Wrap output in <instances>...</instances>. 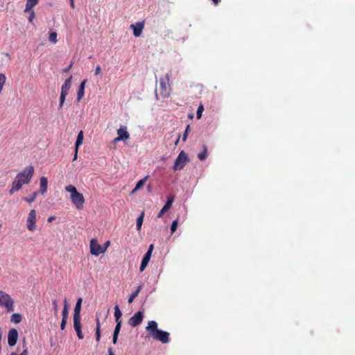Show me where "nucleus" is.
<instances>
[{
	"label": "nucleus",
	"mask_w": 355,
	"mask_h": 355,
	"mask_svg": "<svg viewBox=\"0 0 355 355\" xmlns=\"http://www.w3.org/2000/svg\"><path fill=\"white\" fill-rule=\"evenodd\" d=\"M33 174L34 167L33 166H28L19 173L12 183L11 189L9 190L10 194L12 195L15 191L20 190L24 184H28Z\"/></svg>",
	"instance_id": "f257e3e1"
},
{
	"label": "nucleus",
	"mask_w": 355,
	"mask_h": 355,
	"mask_svg": "<svg viewBox=\"0 0 355 355\" xmlns=\"http://www.w3.org/2000/svg\"><path fill=\"white\" fill-rule=\"evenodd\" d=\"M146 329L155 340H159L162 343H168L170 340L169 333L159 329L157 328V323L155 320L149 321Z\"/></svg>",
	"instance_id": "f03ea898"
},
{
	"label": "nucleus",
	"mask_w": 355,
	"mask_h": 355,
	"mask_svg": "<svg viewBox=\"0 0 355 355\" xmlns=\"http://www.w3.org/2000/svg\"><path fill=\"white\" fill-rule=\"evenodd\" d=\"M65 190L71 193V200L72 203L78 209H81L83 207L85 198L82 193H79L76 188L73 185H69L65 187Z\"/></svg>",
	"instance_id": "7ed1b4c3"
},
{
	"label": "nucleus",
	"mask_w": 355,
	"mask_h": 355,
	"mask_svg": "<svg viewBox=\"0 0 355 355\" xmlns=\"http://www.w3.org/2000/svg\"><path fill=\"white\" fill-rule=\"evenodd\" d=\"M0 306H4L8 312L14 310V301L6 292L0 291Z\"/></svg>",
	"instance_id": "20e7f679"
},
{
	"label": "nucleus",
	"mask_w": 355,
	"mask_h": 355,
	"mask_svg": "<svg viewBox=\"0 0 355 355\" xmlns=\"http://www.w3.org/2000/svg\"><path fill=\"white\" fill-rule=\"evenodd\" d=\"M169 78L170 75L167 73L165 78H161L159 80V94L163 98H167L170 95Z\"/></svg>",
	"instance_id": "39448f33"
},
{
	"label": "nucleus",
	"mask_w": 355,
	"mask_h": 355,
	"mask_svg": "<svg viewBox=\"0 0 355 355\" xmlns=\"http://www.w3.org/2000/svg\"><path fill=\"white\" fill-rule=\"evenodd\" d=\"M188 161V156L184 152V151H181L178 157L176 158L175 161V163H174V165H173V170L174 171H180V170H182L187 162Z\"/></svg>",
	"instance_id": "423d86ee"
},
{
	"label": "nucleus",
	"mask_w": 355,
	"mask_h": 355,
	"mask_svg": "<svg viewBox=\"0 0 355 355\" xmlns=\"http://www.w3.org/2000/svg\"><path fill=\"white\" fill-rule=\"evenodd\" d=\"M36 211L35 209L31 210L26 220L27 229L31 232H33L36 230Z\"/></svg>",
	"instance_id": "0eeeda50"
},
{
	"label": "nucleus",
	"mask_w": 355,
	"mask_h": 355,
	"mask_svg": "<svg viewBox=\"0 0 355 355\" xmlns=\"http://www.w3.org/2000/svg\"><path fill=\"white\" fill-rule=\"evenodd\" d=\"M105 249H103L101 245L98 244L96 239H92L90 241V252L92 255L96 257L105 252Z\"/></svg>",
	"instance_id": "6e6552de"
},
{
	"label": "nucleus",
	"mask_w": 355,
	"mask_h": 355,
	"mask_svg": "<svg viewBox=\"0 0 355 355\" xmlns=\"http://www.w3.org/2000/svg\"><path fill=\"white\" fill-rule=\"evenodd\" d=\"M144 319V313L142 311H137L128 320V323L132 327L139 325Z\"/></svg>",
	"instance_id": "1a4fd4ad"
},
{
	"label": "nucleus",
	"mask_w": 355,
	"mask_h": 355,
	"mask_svg": "<svg viewBox=\"0 0 355 355\" xmlns=\"http://www.w3.org/2000/svg\"><path fill=\"white\" fill-rule=\"evenodd\" d=\"M18 339V332L16 329H11L8 331V343L10 346L12 347L16 345Z\"/></svg>",
	"instance_id": "9d476101"
},
{
	"label": "nucleus",
	"mask_w": 355,
	"mask_h": 355,
	"mask_svg": "<svg viewBox=\"0 0 355 355\" xmlns=\"http://www.w3.org/2000/svg\"><path fill=\"white\" fill-rule=\"evenodd\" d=\"M144 28V23L143 21L137 22L135 24L130 25V28L133 30V35L135 37H139Z\"/></svg>",
	"instance_id": "9b49d317"
},
{
	"label": "nucleus",
	"mask_w": 355,
	"mask_h": 355,
	"mask_svg": "<svg viewBox=\"0 0 355 355\" xmlns=\"http://www.w3.org/2000/svg\"><path fill=\"white\" fill-rule=\"evenodd\" d=\"M174 201V197L173 196H169L167 198V200L164 206L162 208L160 211L157 214L158 218H161L168 210L171 208L173 202Z\"/></svg>",
	"instance_id": "f8f14e48"
},
{
	"label": "nucleus",
	"mask_w": 355,
	"mask_h": 355,
	"mask_svg": "<svg viewBox=\"0 0 355 355\" xmlns=\"http://www.w3.org/2000/svg\"><path fill=\"white\" fill-rule=\"evenodd\" d=\"M117 135L123 139V141L129 139L130 135L127 130V127L122 125L117 130Z\"/></svg>",
	"instance_id": "ddd939ff"
},
{
	"label": "nucleus",
	"mask_w": 355,
	"mask_h": 355,
	"mask_svg": "<svg viewBox=\"0 0 355 355\" xmlns=\"http://www.w3.org/2000/svg\"><path fill=\"white\" fill-rule=\"evenodd\" d=\"M40 181V189L39 192L41 193L42 194H44L47 191L48 180L46 177H41Z\"/></svg>",
	"instance_id": "4468645a"
},
{
	"label": "nucleus",
	"mask_w": 355,
	"mask_h": 355,
	"mask_svg": "<svg viewBox=\"0 0 355 355\" xmlns=\"http://www.w3.org/2000/svg\"><path fill=\"white\" fill-rule=\"evenodd\" d=\"M86 83H87V80H83L81 82V83H80V85L79 86L78 94H77V101H80V99L84 96V94H85V86Z\"/></svg>",
	"instance_id": "2eb2a0df"
},
{
	"label": "nucleus",
	"mask_w": 355,
	"mask_h": 355,
	"mask_svg": "<svg viewBox=\"0 0 355 355\" xmlns=\"http://www.w3.org/2000/svg\"><path fill=\"white\" fill-rule=\"evenodd\" d=\"M39 2V0H26V7L24 12H28L31 11V9L35 6Z\"/></svg>",
	"instance_id": "dca6fc26"
},
{
	"label": "nucleus",
	"mask_w": 355,
	"mask_h": 355,
	"mask_svg": "<svg viewBox=\"0 0 355 355\" xmlns=\"http://www.w3.org/2000/svg\"><path fill=\"white\" fill-rule=\"evenodd\" d=\"M83 141V131L80 130L77 136V139L75 144V148H76V151H78V148L80 145H82Z\"/></svg>",
	"instance_id": "f3484780"
},
{
	"label": "nucleus",
	"mask_w": 355,
	"mask_h": 355,
	"mask_svg": "<svg viewBox=\"0 0 355 355\" xmlns=\"http://www.w3.org/2000/svg\"><path fill=\"white\" fill-rule=\"evenodd\" d=\"M69 92L62 90L61 89V93L60 96V102H59V110L61 109L64 103L66 96L68 95Z\"/></svg>",
	"instance_id": "a211bd4d"
},
{
	"label": "nucleus",
	"mask_w": 355,
	"mask_h": 355,
	"mask_svg": "<svg viewBox=\"0 0 355 355\" xmlns=\"http://www.w3.org/2000/svg\"><path fill=\"white\" fill-rule=\"evenodd\" d=\"M82 302H83V300L81 297L78 299L76 306H75L73 315L80 316Z\"/></svg>",
	"instance_id": "6ab92c4d"
},
{
	"label": "nucleus",
	"mask_w": 355,
	"mask_h": 355,
	"mask_svg": "<svg viewBox=\"0 0 355 355\" xmlns=\"http://www.w3.org/2000/svg\"><path fill=\"white\" fill-rule=\"evenodd\" d=\"M122 316V312L121 311L119 305H115L114 306V318L116 322H122L121 318Z\"/></svg>",
	"instance_id": "aec40b11"
},
{
	"label": "nucleus",
	"mask_w": 355,
	"mask_h": 355,
	"mask_svg": "<svg viewBox=\"0 0 355 355\" xmlns=\"http://www.w3.org/2000/svg\"><path fill=\"white\" fill-rule=\"evenodd\" d=\"M71 81H72V76H70L69 78H68L67 79L65 80L61 89L62 90L69 92L71 88Z\"/></svg>",
	"instance_id": "412c9836"
},
{
	"label": "nucleus",
	"mask_w": 355,
	"mask_h": 355,
	"mask_svg": "<svg viewBox=\"0 0 355 355\" xmlns=\"http://www.w3.org/2000/svg\"><path fill=\"white\" fill-rule=\"evenodd\" d=\"M142 286H139L130 295L128 298V303H132L133 300L138 296L139 292L141 290Z\"/></svg>",
	"instance_id": "4be33fe9"
},
{
	"label": "nucleus",
	"mask_w": 355,
	"mask_h": 355,
	"mask_svg": "<svg viewBox=\"0 0 355 355\" xmlns=\"http://www.w3.org/2000/svg\"><path fill=\"white\" fill-rule=\"evenodd\" d=\"M73 320L74 329L76 330L78 329H81L82 326H81V322H80V316L73 315Z\"/></svg>",
	"instance_id": "5701e85b"
},
{
	"label": "nucleus",
	"mask_w": 355,
	"mask_h": 355,
	"mask_svg": "<svg viewBox=\"0 0 355 355\" xmlns=\"http://www.w3.org/2000/svg\"><path fill=\"white\" fill-rule=\"evenodd\" d=\"M144 215H145V214H144V211H141L139 216L137 219V230L138 231H139L141 228V225H142V223L144 221Z\"/></svg>",
	"instance_id": "b1692460"
},
{
	"label": "nucleus",
	"mask_w": 355,
	"mask_h": 355,
	"mask_svg": "<svg viewBox=\"0 0 355 355\" xmlns=\"http://www.w3.org/2000/svg\"><path fill=\"white\" fill-rule=\"evenodd\" d=\"M22 316L19 313H13L11 315L10 321L15 324H18L21 321Z\"/></svg>",
	"instance_id": "393cba45"
},
{
	"label": "nucleus",
	"mask_w": 355,
	"mask_h": 355,
	"mask_svg": "<svg viewBox=\"0 0 355 355\" xmlns=\"http://www.w3.org/2000/svg\"><path fill=\"white\" fill-rule=\"evenodd\" d=\"M101 339V324L99 319L96 320V340L97 342H99Z\"/></svg>",
	"instance_id": "a878e982"
},
{
	"label": "nucleus",
	"mask_w": 355,
	"mask_h": 355,
	"mask_svg": "<svg viewBox=\"0 0 355 355\" xmlns=\"http://www.w3.org/2000/svg\"><path fill=\"white\" fill-rule=\"evenodd\" d=\"M207 157V149L205 145L203 146V150L198 154V157L200 160L202 161L206 159Z\"/></svg>",
	"instance_id": "bb28decb"
},
{
	"label": "nucleus",
	"mask_w": 355,
	"mask_h": 355,
	"mask_svg": "<svg viewBox=\"0 0 355 355\" xmlns=\"http://www.w3.org/2000/svg\"><path fill=\"white\" fill-rule=\"evenodd\" d=\"M38 193H39L38 191H35L34 193H33L31 195V196H30V197H25V198H24V200L26 202H28V203H32V202H33L35 200L36 197H37V196Z\"/></svg>",
	"instance_id": "cd10ccee"
},
{
	"label": "nucleus",
	"mask_w": 355,
	"mask_h": 355,
	"mask_svg": "<svg viewBox=\"0 0 355 355\" xmlns=\"http://www.w3.org/2000/svg\"><path fill=\"white\" fill-rule=\"evenodd\" d=\"M57 36H58V35H57L56 32L51 31L49 33V41L53 44L57 43V42H58Z\"/></svg>",
	"instance_id": "c85d7f7f"
},
{
	"label": "nucleus",
	"mask_w": 355,
	"mask_h": 355,
	"mask_svg": "<svg viewBox=\"0 0 355 355\" xmlns=\"http://www.w3.org/2000/svg\"><path fill=\"white\" fill-rule=\"evenodd\" d=\"M149 261L150 260L143 257V259L141 260V265H140V268H139L140 272H143L145 270V268H146V266L148 264Z\"/></svg>",
	"instance_id": "c756f323"
},
{
	"label": "nucleus",
	"mask_w": 355,
	"mask_h": 355,
	"mask_svg": "<svg viewBox=\"0 0 355 355\" xmlns=\"http://www.w3.org/2000/svg\"><path fill=\"white\" fill-rule=\"evenodd\" d=\"M6 77L3 73H0V94L2 92L3 85L6 83Z\"/></svg>",
	"instance_id": "7c9ffc66"
},
{
	"label": "nucleus",
	"mask_w": 355,
	"mask_h": 355,
	"mask_svg": "<svg viewBox=\"0 0 355 355\" xmlns=\"http://www.w3.org/2000/svg\"><path fill=\"white\" fill-rule=\"evenodd\" d=\"M68 317V306L67 304V299H64V309L62 310V318L67 319Z\"/></svg>",
	"instance_id": "2f4dec72"
},
{
	"label": "nucleus",
	"mask_w": 355,
	"mask_h": 355,
	"mask_svg": "<svg viewBox=\"0 0 355 355\" xmlns=\"http://www.w3.org/2000/svg\"><path fill=\"white\" fill-rule=\"evenodd\" d=\"M148 176H146L144 178L140 180L136 184V189H139L140 188H141L145 182H146V180H148Z\"/></svg>",
	"instance_id": "473e14b6"
},
{
	"label": "nucleus",
	"mask_w": 355,
	"mask_h": 355,
	"mask_svg": "<svg viewBox=\"0 0 355 355\" xmlns=\"http://www.w3.org/2000/svg\"><path fill=\"white\" fill-rule=\"evenodd\" d=\"M116 323V324L115 326L113 334H114V335L116 334V335L119 336L120 330H121V328L122 322H119H119H117Z\"/></svg>",
	"instance_id": "72a5a7b5"
},
{
	"label": "nucleus",
	"mask_w": 355,
	"mask_h": 355,
	"mask_svg": "<svg viewBox=\"0 0 355 355\" xmlns=\"http://www.w3.org/2000/svg\"><path fill=\"white\" fill-rule=\"evenodd\" d=\"M204 110V107H203V105H200L198 107V110H197V112H196V116L198 119H200L201 116H202V113Z\"/></svg>",
	"instance_id": "f704fd0d"
},
{
	"label": "nucleus",
	"mask_w": 355,
	"mask_h": 355,
	"mask_svg": "<svg viewBox=\"0 0 355 355\" xmlns=\"http://www.w3.org/2000/svg\"><path fill=\"white\" fill-rule=\"evenodd\" d=\"M178 220H175L172 222V224L171 225V233H174L178 227Z\"/></svg>",
	"instance_id": "c9c22d12"
},
{
	"label": "nucleus",
	"mask_w": 355,
	"mask_h": 355,
	"mask_svg": "<svg viewBox=\"0 0 355 355\" xmlns=\"http://www.w3.org/2000/svg\"><path fill=\"white\" fill-rule=\"evenodd\" d=\"M190 125H188L186 128V130L182 135V141H185L187 139L189 131Z\"/></svg>",
	"instance_id": "e433bc0d"
},
{
	"label": "nucleus",
	"mask_w": 355,
	"mask_h": 355,
	"mask_svg": "<svg viewBox=\"0 0 355 355\" xmlns=\"http://www.w3.org/2000/svg\"><path fill=\"white\" fill-rule=\"evenodd\" d=\"M30 13L28 16V21L32 22L35 18V12L31 9V11L28 12Z\"/></svg>",
	"instance_id": "4c0bfd02"
},
{
	"label": "nucleus",
	"mask_w": 355,
	"mask_h": 355,
	"mask_svg": "<svg viewBox=\"0 0 355 355\" xmlns=\"http://www.w3.org/2000/svg\"><path fill=\"white\" fill-rule=\"evenodd\" d=\"M76 331V334H77V336L79 339H83L84 338V336L82 333V330L81 329H76L75 330Z\"/></svg>",
	"instance_id": "58836bf2"
},
{
	"label": "nucleus",
	"mask_w": 355,
	"mask_h": 355,
	"mask_svg": "<svg viewBox=\"0 0 355 355\" xmlns=\"http://www.w3.org/2000/svg\"><path fill=\"white\" fill-rule=\"evenodd\" d=\"M101 72V68L100 67V65H97L96 69H95V71H94V75L95 76H98Z\"/></svg>",
	"instance_id": "ea45409f"
},
{
	"label": "nucleus",
	"mask_w": 355,
	"mask_h": 355,
	"mask_svg": "<svg viewBox=\"0 0 355 355\" xmlns=\"http://www.w3.org/2000/svg\"><path fill=\"white\" fill-rule=\"evenodd\" d=\"M67 319L62 318V322H61V324H60V328L62 330L64 329L66 324H67Z\"/></svg>",
	"instance_id": "a19ab883"
},
{
	"label": "nucleus",
	"mask_w": 355,
	"mask_h": 355,
	"mask_svg": "<svg viewBox=\"0 0 355 355\" xmlns=\"http://www.w3.org/2000/svg\"><path fill=\"white\" fill-rule=\"evenodd\" d=\"M152 255V252H150V251H147L146 254H144V257L150 260Z\"/></svg>",
	"instance_id": "79ce46f5"
},
{
	"label": "nucleus",
	"mask_w": 355,
	"mask_h": 355,
	"mask_svg": "<svg viewBox=\"0 0 355 355\" xmlns=\"http://www.w3.org/2000/svg\"><path fill=\"white\" fill-rule=\"evenodd\" d=\"M53 309H54V311L55 313L58 312V302L57 300H53Z\"/></svg>",
	"instance_id": "37998d69"
},
{
	"label": "nucleus",
	"mask_w": 355,
	"mask_h": 355,
	"mask_svg": "<svg viewBox=\"0 0 355 355\" xmlns=\"http://www.w3.org/2000/svg\"><path fill=\"white\" fill-rule=\"evenodd\" d=\"M118 336H119L118 335L113 334V336H112V343H113V344H116L117 343Z\"/></svg>",
	"instance_id": "c03bdc74"
},
{
	"label": "nucleus",
	"mask_w": 355,
	"mask_h": 355,
	"mask_svg": "<svg viewBox=\"0 0 355 355\" xmlns=\"http://www.w3.org/2000/svg\"><path fill=\"white\" fill-rule=\"evenodd\" d=\"M17 355H28V349L26 347V344H24V349L23 350V352L20 354Z\"/></svg>",
	"instance_id": "a18cd8bd"
},
{
	"label": "nucleus",
	"mask_w": 355,
	"mask_h": 355,
	"mask_svg": "<svg viewBox=\"0 0 355 355\" xmlns=\"http://www.w3.org/2000/svg\"><path fill=\"white\" fill-rule=\"evenodd\" d=\"M55 219V217L53 216H49L47 219V221L49 223H51L53 220H54Z\"/></svg>",
	"instance_id": "49530a36"
},
{
	"label": "nucleus",
	"mask_w": 355,
	"mask_h": 355,
	"mask_svg": "<svg viewBox=\"0 0 355 355\" xmlns=\"http://www.w3.org/2000/svg\"><path fill=\"white\" fill-rule=\"evenodd\" d=\"M77 157H78V151H76V148H75V153L73 155V161L76 160Z\"/></svg>",
	"instance_id": "de8ad7c7"
},
{
	"label": "nucleus",
	"mask_w": 355,
	"mask_h": 355,
	"mask_svg": "<svg viewBox=\"0 0 355 355\" xmlns=\"http://www.w3.org/2000/svg\"><path fill=\"white\" fill-rule=\"evenodd\" d=\"M154 249V245L153 244H150L148 247V249L147 251H150V252H153Z\"/></svg>",
	"instance_id": "09e8293b"
},
{
	"label": "nucleus",
	"mask_w": 355,
	"mask_h": 355,
	"mask_svg": "<svg viewBox=\"0 0 355 355\" xmlns=\"http://www.w3.org/2000/svg\"><path fill=\"white\" fill-rule=\"evenodd\" d=\"M72 67V64H70L66 69H64V72H67L70 70Z\"/></svg>",
	"instance_id": "8fccbe9b"
},
{
	"label": "nucleus",
	"mask_w": 355,
	"mask_h": 355,
	"mask_svg": "<svg viewBox=\"0 0 355 355\" xmlns=\"http://www.w3.org/2000/svg\"><path fill=\"white\" fill-rule=\"evenodd\" d=\"M123 141V139H121L118 135H117V137H116L114 139V143H116L118 141Z\"/></svg>",
	"instance_id": "3c124183"
},
{
	"label": "nucleus",
	"mask_w": 355,
	"mask_h": 355,
	"mask_svg": "<svg viewBox=\"0 0 355 355\" xmlns=\"http://www.w3.org/2000/svg\"><path fill=\"white\" fill-rule=\"evenodd\" d=\"M211 1L213 2V3L215 6H216V5H218L220 2L221 0H211Z\"/></svg>",
	"instance_id": "603ef678"
},
{
	"label": "nucleus",
	"mask_w": 355,
	"mask_h": 355,
	"mask_svg": "<svg viewBox=\"0 0 355 355\" xmlns=\"http://www.w3.org/2000/svg\"><path fill=\"white\" fill-rule=\"evenodd\" d=\"M70 6L72 8H74L75 4H74V0H69Z\"/></svg>",
	"instance_id": "864d4df0"
},
{
	"label": "nucleus",
	"mask_w": 355,
	"mask_h": 355,
	"mask_svg": "<svg viewBox=\"0 0 355 355\" xmlns=\"http://www.w3.org/2000/svg\"><path fill=\"white\" fill-rule=\"evenodd\" d=\"M108 355H114L112 348L108 349Z\"/></svg>",
	"instance_id": "5fc2aeb1"
},
{
	"label": "nucleus",
	"mask_w": 355,
	"mask_h": 355,
	"mask_svg": "<svg viewBox=\"0 0 355 355\" xmlns=\"http://www.w3.org/2000/svg\"><path fill=\"white\" fill-rule=\"evenodd\" d=\"M180 136L179 135V136H178V139H176V141H175V145H178V142H179V141H180Z\"/></svg>",
	"instance_id": "6e6d98bb"
},
{
	"label": "nucleus",
	"mask_w": 355,
	"mask_h": 355,
	"mask_svg": "<svg viewBox=\"0 0 355 355\" xmlns=\"http://www.w3.org/2000/svg\"><path fill=\"white\" fill-rule=\"evenodd\" d=\"M139 189H136V187H135V189L132 191V193H135L137 191H138Z\"/></svg>",
	"instance_id": "4d7b16f0"
},
{
	"label": "nucleus",
	"mask_w": 355,
	"mask_h": 355,
	"mask_svg": "<svg viewBox=\"0 0 355 355\" xmlns=\"http://www.w3.org/2000/svg\"><path fill=\"white\" fill-rule=\"evenodd\" d=\"M110 245V242L107 241L105 243V248H107ZM106 250V248H105Z\"/></svg>",
	"instance_id": "13d9d810"
},
{
	"label": "nucleus",
	"mask_w": 355,
	"mask_h": 355,
	"mask_svg": "<svg viewBox=\"0 0 355 355\" xmlns=\"http://www.w3.org/2000/svg\"><path fill=\"white\" fill-rule=\"evenodd\" d=\"M10 355H17V354L15 352H12Z\"/></svg>",
	"instance_id": "bf43d9fd"
},
{
	"label": "nucleus",
	"mask_w": 355,
	"mask_h": 355,
	"mask_svg": "<svg viewBox=\"0 0 355 355\" xmlns=\"http://www.w3.org/2000/svg\"><path fill=\"white\" fill-rule=\"evenodd\" d=\"M1 227V224L0 223V227Z\"/></svg>",
	"instance_id": "052dcab7"
}]
</instances>
